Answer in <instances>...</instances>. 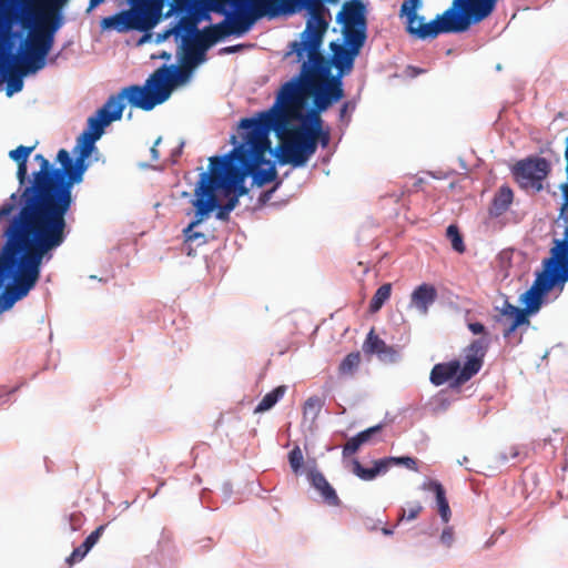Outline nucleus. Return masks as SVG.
Masks as SVG:
<instances>
[{
	"instance_id": "680f3d73",
	"label": "nucleus",
	"mask_w": 568,
	"mask_h": 568,
	"mask_svg": "<svg viewBox=\"0 0 568 568\" xmlns=\"http://www.w3.org/2000/svg\"><path fill=\"white\" fill-rule=\"evenodd\" d=\"M89 551L90 550L83 548V544H81L79 547L73 549L71 555L67 558V562L72 565L74 562L81 561Z\"/></svg>"
},
{
	"instance_id": "412c9836",
	"label": "nucleus",
	"mask_w": 568,
	"mask_h": 568,
	"mask_svg": "<svg viewBox=\"0 0 568 568\" xmlns=\"http://www.w3.org/2000/svg\"><path fill=\"white\" fill-rule=\"evenodd\" d=\"M496 310L499 314L495 316V321L505 326L504 338H509L518 328L530 324L529 317L520 312V307L513 305L508 300H505Z\"/></svg>"
},
{
	"instance_id": "f8f14e48",
	"label": "nucleus",
	"mask_w": 568,
	"mask_h": 568,
	"mask_svg": "<svg viewBox=\"0 0 568 568\" xmlns=\"http://www.w3.org/2000/svg\"><path fill=\"white\" fill-rule=\"evenodd\" d=\"M135 92L132 85L124 87L116 94H112L108 98L105 103L97 110V112L89 116L88 126L84 131L95 135V139H100L104 133V129L113 121H118L122 118L125 102L132 108L141 109L144 111V106L135 102Z\"/></svg>"
},
{
	"instance_id": "0e129e2a",
	"label": "nucleus",
	"mask_w": 568,
	"mask_h": 568,
	"mask_svg": "<svg viewBox=\"0 0 568 568\" xmlns=\"http://www.w3.org/2000/svg\"><path fill=\"white\" fill-rule=\"evenodd\" d=\"M454 531L452 527H446L440 535V542L446 547H452L454 544Z\"/></svg>"
},
{
	"instance_id": "72a5a7b5",
	"label": "nucleus",
	"mask_w": 568,
	"mask_h": 568,
	"mask_svg": "<svg viewBox=\"0 0 568 568\" xmlns=\"http://www.w3.org/2000/svg\"><path fill=\"white\" fill-rule=\"evenodd\" d=\"M293 120L294 119H291L292 126L285 135L291 133L295 134L300 141V144L303 146V152H305L308 159H311V156L314 155L317 150L318 141L315 134L313 133L312 129H306L305 126L302 125L295 126L293 124Z\"/></svg>"
},
{
	"instance_id": "ddd939ff",
	"label": "nucleus",
	"mask_w": 568,
	"mask_h": 568,
	"mask_svg": "<svg viewBox=\"0 0 568 568\" xmlns=\"http://www.w3.org/2000/svg\"><path fill=\"white\" fill-rule=\"evenodd\" d=\"M311 94L313 95V106L304 113H296L294 111V106L297 105L291 104L288 106L292 114L291 119L306 121L308 123L313 122L318 125V123H323L320 114L343 99V81H339L338 78H329L320 87H315V84H313V91H311L310 95Z\"/></svg>"
},
{
	"instance_id": "1a4fd4ad",
	"label": "nucleus",
	"mask_w": 568,
	"mask_h": 568,
	"mask_svg": "<svg viewBox=\"0 0 568 568\" xmlns=\"http://www.w3.org/2000/svg\"><path fill=\"white\" fill-rule=\"evenodd\" d=\"M69 0H45L48 14L43 18H52L49 24H42L32 34L28 43L21 63L29 65L30 72H39L47 65V57L49 55L57 32L62 28L64 18L62 13L63 6Z\"/></svg>"
},
{
	"instance_id": "393cba45",
	"label": "nucleus",
	"mask_w": 568,
	"mask_h": 568,
	"mask_svg": "<svg viewBox=\"0 0 568 568\" xmlns=\"http://www.w3.org/2000/svg\"><path fill=\"white\" fill-rule=\"evenodd\" d=\"M339 0H272L273 7L278 11L280 16H292L302 12L305 6H313L320 10H324V4H337Z\"/></svg>"
},
{
	"instance_id": "4d7b16f0",
	"label": "nucleus",
	"mask_w": 568,
	"mask_h": 568,
	"mask_svg": "<svg viewBox=\"0 0 568 568\" xmlns=\"http://www.w3.org/2000/svg\"><path fill=\"white\" fill-rule=\"evenodd\" d=\"M282 181H276L275 185L271 190H266L260 193L256 202L257 207L264 206L273 196L274 192L280 187Z\"/></svg>"
},
{
	"instance_id": "69168bd1",
	"label": "nucleus",
	"mask_w": 568,
	"mask_h": 568,
	"mask_svg": "<svg viewBox=\"0 0 568 568\" xmlns=\"http://www.w3.org/2000/svg\"><path fill=\"white\" fill-rule=\"evenodd\" d=\"M349 108H351V111H353L355 109V104H353L349 101H346L342 104V106L339 109V121L345 122L346 124H348V122H349V116H347V112H348Z\"/></svg>"
},
{
	"instance_id": "39448f33",
	"label": "nucleus",
	"mask_w": 568,
	"mask_h": 568,
	"mask_svg": "<svg viewBox=\"0 0 568 568\" xmlns=\"http://www.w3.org/2000/svg\"><path fill=\"white\" fill-rule=\"evenodd\" d=\"M211 9L224 16V20L217 23L222 26L214 29L215 34L221 36V40L230 36L243 37L261 19L278 17L272 0H215Z\"/></svg>"
},
{
	"instance_id": "b1692460",
	"label": "nucleus",
	"mask_w": 568,
	"mask_h": 568,
	"mask_svg": "<svg viewBox=\"0 0 568 568\" xmlns=\"http://www.w3.org/2000/svg\"><path fill=\"white\" fill-rule=\"evenodd\" d=\"M307 479L311 486L321 494L324 503L329 506L339 505L341 500L336 494V490L332 487V485L327 481L325 476L316 468L315 465L308 468Z\"/></svg>"
},
{
	"instance_id": "f3484780",
	"label": "nucleus",
	"mask_w": 568,
	"mask_h": 568,
	"mask_svg": "<svg viewBox=\"0 0 568 568\" xmlns=\"http://www.w3.org/2000/svg\"><path fill=\"white\" fill-rule=\"evenodd\" d=\"M511 172L523 189L540 192L542 182L550 172V164L545 158H527L518 161Z\"/></svg>"
},
{
	"instance_id": "20e7f679",
	"label": "nucleus",
	"mask_w": 568,
	"mask_h": 568,
	"mask_svg": "<svg viewBox=\"0 0 568 568\" xmlns=\"http://www.w3.org/2000/svg\"><path fill=\"white\" fill-rule=\"evenodd\" d=\"M494 11L484 0H454L450 8L429 22L424 16L406 23V32L419 40L435 39L442 33H462L488 18Z\"/></svg>"
},
{
	"instance_id": "bb28decb",
	"label": "nucleus",
	"mask_w": 568,
	"mask_h": 568,
	"mask_svg": "<svg viewBox=\"0 0 568 568\" xmlns=\"http://www.w3.org/2000/svg\"><path fill=\"white\" fill-rule=\"evenodd\" d=\"M33 150L34 146L19 145L17 149L9 152V158L18 164L17 180L19 187L16 192H23V187L28 184V159Z\"/></svg>"
},
{
	"instance_id": "dca6fc26",
	"label": "nucleus",
	"mask_w": 568,
	"mask_h": 568,
	"mask_svg": "<svg viewBox=\"0 0 568 568\" xmlns=\"http://www.w3.org/2000/svg\"><path fill=\"white\" fill-rule=\"evenodd\" d=\"M158 22L159 19L151 14L150 10L133 7V9H123L112 16L104 17L100 27L102 30H115L122 33L131 30L150 31Z\"/></svg>"
},
{
	"instance_id": "f704fd0d",
	"label": "nucleus",
	"mask_w": 568,
	"mask_h": 568,
	"mask_svg": "<svg viewBox=\"0 0 568 568\" xmlns=\"http://www.w3.org/2000/svg\"><path fill=\"white\" fill-rule=\"evenodd\" d=\"M513 199L514 193L511 189L507 185L500 186L493 199L490 214L493 216H500L504 214L513 203Z\"/></svg>"
},
{
	"instance_id": "c03bdc74",
	"label": "nucleus",
	"mask_w": 568,
	"mask_h": 568,
	"mask_svg": "<svg viewBox=\"0 0 568 568\" xmlns=\"http://www.w3.org/2000/svg\"><path fill=\"white\" fill-rule=\"evenodd\" d=\"M423 6L422 0H405L399 10V17L406 18V23L408 21H416L417 20V10L420 9Z\"/></svg>"
},
{
	"instance_id": "6e6d98bb",
	"label": "nucleus",
	"mask_w": 568,
	"mask_h": 568,
	"mask_svg": "<svg viewBox=\"0 0 568 568\" xmlns=\"http://www.w3.org/2000/svg\"><path fill=\"white\" fill-rule=\"evenodd\" d=\"M383 428V425L382 424H378V425H375L373 427H369L365 430H362L359 432L358 434H356V436L358 437V439L361 440L362 445L368 443L371 440V438L377 434L378 432H381V429Z\"/></svg>"
},
{
	"instance_id": "5fc2aeb1",
	"label": "nucleus",
	"mask_w": 568,
	"mask_h": 568,
	"mask_svg": "<svg viewBox=\"0 0 568 568\" xmlns=\"http://www.w3.org/2000/svg\"><path fill=\"white\" fill-rule=\"evenodd\" d=\"M377 356L382 362L385 363H396L400 357L398 351L388 345H386L382 353L378 354Z\"/></svg>"
},
{
	"instance_id": "5701e85b",
	"label": "nucleus",
	"mask_w": 568,
	"mask_h": 568,
	"mask_svg": "<svg viewBox=\"0 0 568 568\" xmlns=\"http://www.w3.org/2000/svg\"><path fill=\"white\" fill-rule=\"evenodd\" d=\"M462 373L460 363L454 359L448 363L436 364L430 372L429 379L435 386H440L450 379H454L455 385H462L465 383L460 381Z\"/></svg>"
},
{
	"instance_id": "338daca9",
	"label": "nucleus",
	"mask_w": 568,
	"mask_h": 568,
	"mask_svg": "<svg viewBox=\"0 0 568 568\" xmlns=\"http://www.w3.org/2000/svg\"><path fill=\"white\" fill-rule=\"evenodd\" d=\"M247 47H251V44L239 43V44H234V45L224 47V48L220 49L219 54L223 55V54L237 53Z\"/></svg>"
},
{
	"instance_id": "a211bd4d",
	"label": "nucleus",
	"mask_w": 568,
	"mask_h": 568,
	"mask_svg": "<svg viewBox=\"0 0 568 568\" xmlns=\"http://www.w3.org/2000/svg\"><path fill=\"white\" fill-rule=\"evenodd\" d=\"M220 192H205L194 194L192 205L194 207V223H203L215 212L219 221H229L231 211L221 203Z\"/></svg>"
},
{
	"instance_id": "774afa93",
	"label": "nucleus",
	"mask_w": 568,
	"mask_h": 568,
	"mask_svg": "<svg viewBox=\"0 0 568 568\" xmlns=\"http://www.w3.org/2000/svg\"><path fill=\"white\" fill-rule=\"evenodd\" d=\"M468 329L474 334V335H483V336H487V331H486V327L484 324H481L480 322H473V323H469L468 324Z\"/></svg>"
},
{
	"instance_id": "8fccbe9b",
	"label": "nucleus",
	"mask_w": 568,
	"mask_h": 568,
	"mask_svg": "<svg viewBox=\"0 0 568 568\" xmlns=\"http://www.w3.org/2000/svg\"><path fill=\"white\" fill-rule=\"evenodd\" d=\"M288 463L294 474H301L302 466L304 463V456L302 453V449L298 446H295L290 453H288Z\"/></svg>"
},
{
	"instance_id": "052dcab7",
	"label": "nucleus",
	"mask_w": 568,
	"mask_h": 568,
	"mask_svg": "<svg viewBox=\"0 0 568 568\" xmlns=\"http://www.w3.org/2000/svg\"><path fill=\"white\" fill-rule=\"evenodd\" d=\"M423 507L420 504H416L414 507L409 508L408 511H406L404 508L400 509L399 520H414L419 513L422 511Z\"/></svg>"
},
{
	"instance_id": "f257e3e1",
	"label": "nucleus",
	"mask_w": 568,
	"mask_h": 568,
	"mask_svg": "<svg viewBox=\"0 0 568 568\" xmlns=\"http://www.w3.org/2000/svg\"><path fill=\"white\" fill-rule=\"evenodd\" d=\"M39 170L29 174L23 192H13L0 205V314L29 295L43 267L48 240L50 186L55 166L36 154Z\"/></svg>"
},
{
	"instance_id": "7c9ffc66",
	"label": "nucleus",
	"mask_w": 568,
	"mask_h": 568,
	"mask_svg": "<svg viewBox=\"0 0 568 568\" xmlns=\"http://www.w3.org/2000/svg\"><path fill=\"white\" fill-rule=\"evenodd\" d=\"M420 489L425 491H433L435 494L439 516L443 523L447 524L450 519L452 511L443 485L437 480H426L420 486Z\"/></svg>"
},
{
	"instance_id": "c9c22d12",
	"label": "nucleus",
	"mask_w": 568,
	"mask_h": 568,
	"mask_svg": "<svg viewBox=\"0 0 568 568\" xmlns=\"http://www.w3.org/2000/svg\"><path fill=\"white\" fill-rule=\"evenodd\" d=\"M24 69L23 70H14L12 74H10L7 79H6V94L8 97H12L13 94L22 91L23 89V85H24V82H23V78L29 75V74H36L37 72H30L29 71V65L28 64H23Z\"/></svg>"
},
{
	"instance_id": "2eb2a0df",
	"label": "nucleus",
	"mask_w": 568,
	"mask_h": 568,
	"mask_svg": "<svg viewBox=\"0 0 568 568\" xmlns=\"http://www.w3.org/2000/svg\"><path fill=\"white\" fill-rule=\"evenodd\" d=\"M241 162L230 155H214L210 158L209 170L200 173L194 194L205 192H220L226 184L233 171L240 169Z\"/></svg>"
},
{
	"instance_id": "a878e982",
	"label": "nucleus",
	"mask_w": 568,
	"mask_h": 568,
	"mask_svg": "<svg viewBox=\"0 0 568 568\" xmlns=\"http://www.w3.org/2000/svg\"><path fill=\"white\" fill-rule=\"evenodd\" d=\"M437 300V291L432 284L418 285L410 295L409 306L415 307L422 315H427L429 307Z\"/></svg>"
},
{
	"instance_id": "603ef678",
	"label": "nucleus",
	"mask_w": 568,
	"mask_h": 568,
	"mask_svg": "<svg viewBox=\"0 0 568 568\" xmlns=\"http://www.w3.org/2000/svg\"><path fill=\"white\" fill-rule=\"evenodd\" d=\"M393 466H405L407 469L417 470V462L410 456L389 457Z\"/></svg>"
},
{
	"instance_id": "37998d69",
	"label": "nucleus",
	"mask_w": 568,
	"mask_h": 568,
	"mask_svg": "<svg viewBox=\"0 0 568 568\" xmlns=\"http://www.w3.org/2000/svg\"><path fill=\"white\" fill-rule=\"evenodd\" d=\"M323 407V400L318 396H311L304 404L303 417L305 420H310L312 424L318 417Z\"/></svg>"
},
{
	"instance_id": "4c0bfd02",
	"label": "nucleus",
	"mask_w": 568,
	"mask_h": 568,
	"mask_svg": "<svg viewBox=\"0 0 568 568\" xmlns=\"http://www.w3.org/2000/svg\"><path fill=\"white\" fill-rule=\"evenodd\" d=\"M99 139H95V135H93L90 132L83 131L80 136L77 140V146L75 150L79 151L80 161L88 162V158L90 156L91 152L94 150L95 142Z\"/></svg>"
},
{
	"instance_id": "c756f323",
	"label": "nucleus",
	"mask_w": 568,
	"mask_h": 568,
	"mask_svg": "<svg viewBox=\"0 0 568 568\" xmlns=\"http://www.w3.org/2000/svg\"><path fill=\"white\" fill-rule=\"evenodd\" d=\"M420 489L425 491H433L435 494L439 516L443 523L447 524L450 519L452 511L443 485L437 480H426L420 486Z\"/></svg>"
},
{
	"instance_id": "58836bf2",
	"label": "nucleus",
	"mask_w": 568,
	"mask_h": 568,
	"mask_svg": "<svg viewBox=\"0 0 568 568\" xmlns=\"http://www.w3.org/2000/svg\"><path fill=\"white\" fill-rule=\"evenodd\" d=\"M285 392L286 387L283 385L275 387L273 390L263 396L261 402L255 407L254 413H263L270 410L284 396Z\"/></svg>"
},
{
	"instance_id": "bf43d9fd",
	"label": "nucleus",
	"mask_w": 568,
	"mask_h": 568,
	"mask_svg": "<svg viewBox=\"0 0 568 568\" xmlns=\"http://www.w3.org/2000/svg\"><path fill=\"white\" fill-rule=\"evenodd\" d=\"M392 462L389 457H384L374 462L373 468L375 470L376 476L386 474L392 467Z\"/></svg>"
},
{
	"instance_id": "473e14b6",
	"label": "nucleus",
	"mask_w": 568,
	"mask_h": 568,
	"mask_svg": "<svg viewBox=\"0 0 568 568\" xmlns=\"http://www.w3.org/2000/svg\"><path fill=\"white\" fill-rule=\"evenodd\" d=\"M247 178L248 172H244L240 166L239 170L232 172L226 184L220 190L221 195H229L231 193H234L239 197L247 195L250 192L248 187L245 185Z\"/></svg>"
},
{
	"instance_id": "6e6552de",
	"label": "nucleus",
	"mask_w": 568,
	"mask_h": 568,
	"mask_svg": "<svg viewBox=\"0 0 568 568\" xmlns=\"http://www.w3.org/2000/svg\"><path fill=\"white\" fill-rule=\"evenodd\" d=\"M193 70L194 68L189 65L162 64L149 75L144 84H132L136 94L135 102L144 106V111L153 110L170 99L174 88L186 83Z\"/></svg>"
},
{
	"instance_id": "13d9d810",
	"label": "nucleus",
	"mask_w": 568,
	"mask_h": 568,
	"mask_svg": "<svg viewBox=\"0 0 568 568\" xmlns=\"http://www.w3.org/2000/svg\"><path fill=\"white\" fill-rule=\"evenodd\" d=\"M361 446H362V443L358 439V437L355 435L354 437L348 439L346 445L344 446L343 456L347 457V456L355 454L359 449Z\"/></svg>"
},
{
	"instance_id": "9b49d317",
	"label": "nucleus",
	"mask_w": 568,
	"mask_h": 568,
	"mask_svg": "<svg viewBox=\"0 0 568 568\" xmlns=\"http://www.w3.org/2000/svg\"><path fill=\"white\" fill-rule=\"evenodd\" d=\"M213 2L215 0H180L174 8L170 9L165 17L172 13L180 17L179 26L174 29L175 39L191 40L200 33L197 26L202 21H211Z\"/></svg>"
},
{
	"instance_id": "3c124183",
	"label": "nucleus",
	"mask_w": 568,
	"mask_h": 568,
	"mask_svg": "<svg viewBox=\"0 0 568 568\" xmlns=\"http://www.w3.org/2000/svg\"><path fill=\"white\" fill-rule=\"evenodd\" d=\"M353 473L363 480H373L377 476L373 467H364L357 459L353 460Z\"/></svg>"
},
{
	"instance_id": "864d4df0",
	"label": "nucleus",
	"mask_w": 568,
	"mask_h": 568,
	"mask_svg": "<svg viewBox=\"0 0 568 568\" xmlns=\"http://www.w3.org/2000/svg\"><path fill=\"white\" fill-rule=\"evenodd\" d=\"M106 525H100L94 531H92L82 542L83 548L87 550H91L93 546L98 542L103 531L105 530Z\"/></svg>"
},
{
	"instance_id": "ea45409f",
	"label": "nucleus",
	"mask_w": 568,
	"mask_h": 568,
	"mask_svg": "<svg viewBox=\"0 0 568 568\" xmlns=\"http://www.w3.org/2000/svg\"><path fill=\"white\" fill-rule=\"evenodd\" d=\"M392 294V284L385 283L381 285L375 292L371 303H369V312L376 313L378 312L385 302L390 297Z\"/></svg>"
},
{
	"instance_id": "cd10ccee",
	"label": "nucleus",
	"mask_w": 568,
	"mask_h": 568,
	"mask_svg": "<svg viewBox=\"0 0 568 568\" xmlns=\"http://www.w3.org/2000/svg\"><path fill=\"white\" fill-rule=\"evenodd\" d=\"M336 22L354 21L361 23L367 22V4L363 0H347L342 10L336 14Z\"/></svg>"
},
{
	"instance_id": "de8ad7c7",
	"label": "nucleus",
	"mask_w": 568,
	"mask_h": 568,
	"mask_svg": "<svg viewBox=\"0 0 568 568\" xmlns=\"http://www.w3.org/2000/svg\"><path fill=\"white\" fill-rule=\"evenodd\" d=\"M302 126H305L306 129H312L313 133L315 134L317 141H318V144L322 146V148H326L328 144H329V132L328 131H325L323 130L322 128V124L323 123H318V126L317 124L315 123H308L306 121H298Z\"/></svg>"
},
{
	"instance_id": "a19ab883",
	"label": "nucleus",
	"mask_w": 568,
	"mask_h": 568,
	"mask_svg": "<svg viewBox=\"0 0 568 568\" xmlns=\"http://www.w3.org/2000/svg\"><path fill=\"white\" fill-rule=\"evenodd\" d=\"M130 2L132 7H139L142 10H150V13L154 14L159 20L162 9L165 6L170 7L169 0H130Z\"/></svg>"
},
{
	"instance_id": "09e8293b",
	"label": "nucleus",
	"mask_w": 568,
	"mask_h": 568,
	"mask_svg": "<svg viewBox=\"0 0 568 568\" xmlns=\"http://www.w3.org/2000/svg\"><path fill=\"white\" fill-rule=\"evenodd\" d=\"M201 223H194V219L190 222V224L183 230V235L185 237V242L193 243L195 241H201L200 244L206 243V236L204 233L195 231V227Z\"/></svg>"
},
{
	"instance_id": "aec40b11",
	"label": "nucleus",
	"mask_w": 568,
	"mask_h": 568,
	"mask_svg": "<svg viewBox=\"0 0 568 568\" xmlns=\"http://www.w3.org/2000/svg\"><path fill=\"white\" fill-rule=\"evenodd\" d=\"M489 345L490 339L488 336L476 338L468 345L466 361L460 375L462 382H468L480 371Z\"/></svg>"
},
{
	"instance_id": "49530a36",
	"label": "nucleus",
	"mask_w": 568,
	"mask_h": 568,
	"mask_svg": "<svg viewBox=\"0 0 568 568\" xmlns=\"http://www.w3.org/2000/svg\"><path fill=\"white\" fill-rule=\"evenodd\" d=\"M446 236L450 241L454 251H456L457 253L465 252L466 247L464 244V240L457 225H448V227L446 229Z\"/></svg>"
},
{
	"instance_id": "79ce46f5",
	"label": "nucleus",
	"mask_w": 568,
	"mask_h": 568,
	"mask_svg": "<svg viewBox=\"0 0 568 568\" xmlns=\"http://www.w3.org/2000/svg\"><path fill=\"white\" fill-rule=\"evenodd\" d=\"M361 364V353L352 352L347 354L338 366V373L344 376H352Z\"/></svg>"
},
{
	"instance_id": "9d476101",
	"label": "nucleus",
	"mask_w": 568,
	"mask_h": 568,
	"mask_svg": "<svg viewBox=\"0 0 568 568\" xmlns=\"http://www.w3.org/2000/svg\"><path fill=\"white\" fill-rule=\"evenodd\" d=\"M342 27L343 40L332 41L329 43L331 62L337 70L333 78H343L349 74L354 68L356 58L359 55L367 40L368 23L354 21L336 22Z\"/></svg>"
},
{
	"instance_id": "6ab92c4d",
	"label": "nucleus",
	"mask_w": 568,
	"mask_h": 568,
	"mask_svg": "<svg viewBox=\"0 0 568 568\" xmlns=\"http://www.w3.org/2000/svg\"><path fill=\"white\" fill-rule=\"evenodd\" d=\"M565 161H566V179L559 185L562 202L559 207V214L556 219L558 226H564V236L561 239H554V247L568 258V136L565 142Z\"/></svg>"
},
{
	"instance_id": "2f4dec72",
	"label": "nucleus",
	"mask_w": 568,
	"mask_h": 568,
	"mask_svg": "<svg viewBox=\"0 0 568 568\" xmlns=\"http://www.w3.org/2000/svg\"><path fill=\"white\" fill-rule=\"evenodd\" d=\"M420 489L425 491H433L435 494L439 516L443 523L447 524L450 519L452 511L443 485L437 480H426L420 486Z\"/></svg>"
},
{
	"instance_id": "423d86ee",
	"label": "nucleus",
	"mask_w": 568,
	"mask_h": 568,
	"mask_svg": "<svg viewBox=\"0 0 568 568\" xmlns=\"http://www.w3.org/2000/svg\"><path fill=\"white\" fill-rule=\"evenodd\" d=\"M549 253L550 256L542 261V271L536 273L532 285L519 298L525 306L520 312L528 317L539 312L551 290L559 287L562 291L568 282V258L554 246Z\"/></svg>"
},
{
	"instance_id": "e433bc0d",
	"label": "nucleus",
	"mask_w": 568,
	"mask_h": 568,
	"mask_svg": "<svg viewBox=\"0 0 568 568\" xmlns=\"http://www.w3.org/2000/svg\"><path fill=\"white\" fill-rule=\"evenodd\" d=\"M222 24H210L200 30L195 37H193L190 42H194L195 44L203 45L207 50L214 45L216 42L221 41V36L215 34L214 29H217Z\"/></svg>"
},
{
	"instance_id": "4be33fe9",
	"label": "nucleus",
	"mask_w": 568,
	"mask_h": 568,
	"mask_svg": "<svg viewBox=\"0 0 568 568\" xmlns=\"http://www.w3.org/2000/svg\"><path fill=\"white\" fill-rule=\"evenodd\" d=\"M272 155L276 159L277 164H291L293 168H303L310 160L306 153L303 152V146L295 134L292 141H287L272 150Z\"/></svg>"
},
{
	"instance_id": "a18cd8bd",
	"label": "nucleus",
	"mask_w": 568,
	"mask_h": 568,
	"mask_svg": "<svg viewBox=\"0 0 568 568\" xmlns=\"http://www.w3.org/2000/svg\"><path fill=\"white\" fill-rule=\"evenodd\" d=\"M387 344L372 329L364 342L363 349L367 354H381Z\"/></svg>"
},
{
	"instance_id": "e2e57ef3",
	"label": "nucleus",
	"mask_w": 568,
	"mask_h": 568,
	"mask_svg": "<svg viewBox=\"0 0 568 568\" xmlns=\"http://www.w3.org/2000/svg\"><path fill=\"white\" fill-rule=\"evenodd\" d=\"M84 518L81 513H72L69 516V525L72 531L79 530L83 525Z\"/></svg>"
},
{
	"instance_id": "7ed1b4c3",
	"label": "nucleus",
	"mask_w": 568,
	"mask_h": 568,
	"mask_svg": "<svg viewBox=\"0 0 568 568\" xmlns=\"http://www.w3.org/2000/svg\"><path fill=\"white\" fill-rule=\"evenodd\" d=\"M57 162L61 166H55L58 172L52 174L54 178L50 186L45 227L48 240L45 241L43 265L54 257L57 250L65 243L70 234L67 215L75 201L72 190L75 184L83 181L84 173L89 168V162H81L79 154L75 159L71 158L65 149L59 150Z\"/></svg>"
},
{
	"instance_id": "4468645a",
	"label": "nucleus",
	"mask_w": 568,
	"mask_h": 568,
	"mask_svg": "<svg viewBox=\"0 0 568 568\" xmlns=\"http://www.w3.org/2000/svg\"><path fill=\"white\" fill-rule=\"evenodd\" d=\"M304 10L307 12V20L305 30L301 33L300 41H292L288 44L286 55L296 54V61L300 62L305 58V49L311 47L313 51L321 50L323 38L328 28V22L321 14L320 9L313 6H305Z\"/></svg>"
},
{
	"instance_id": "c85d7f7f",
	"label": "nucleus",
	"mask_w": 568,
	"mask_h": 568,
	"mask_svg": "<svg viewBox=\"0 0 568 568\" xmlns=\"http://www.w3.org/2000/svg\"><path fill=\"white\" fill-rule=\"evenodd\" d=\"M180 49L182 50V54L179 57L181 65H189L195 69L206 61L207 49L203 45L185 40L182 41Z\"/></svg>"
},
{
	"instance_id": "0eeeda50",
	"label": "nucleus",
	"mask_w": 568,
	"mask_h": 568,
	"mask_svg": "<svg viewBox=\"0 0 568 568\" xmlns=\"http://www.w3.org/2000/svg\"><path fill=\"white\" fill-rule=\"evenodd\" d=\"M306 60H301V71L298 74L286 81L277 92L275 102L272 106L282 109L288 120L291 121V104L305 105L313 84H315V77L324 74L328 71V65L325 59L321 55V50L313 51L311 47L305 49Z\"/></svg>"
},
{
	"instance_id": "f03ea898",
	"label": "nucleus",
	"mask_w": 568,
	"mask_h": 568,
	"mask_svg": "<svg viewBox=\"0 0 568 568\" xmlns=\"http://www.w3.org/2000/svg\"><path fill=\"white\" fill-rule=\"evenodd\" d=\"M291 126L286 113L277 106H271L240 121L239 130L242 131L243 141L239 142L234 134L231 135L234 148L230 151V155L241 162V168L244 172H248L253 185L262 187L278 181L276 160L274 162L266 160L265 153L272 154L271 132H274L277 138H283Z\"/></svg>"
}]
</instances>
